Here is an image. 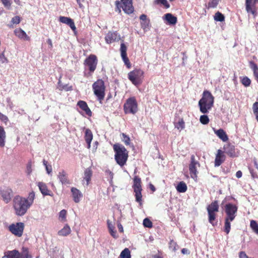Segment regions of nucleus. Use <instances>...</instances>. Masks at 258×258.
I'll return each mask as SVG.
<instances>
[{
	"label": "nucleus",
	"mask_w": 258,
	"mask_h": 258,
	"mask_svg": "<svg viewBox=\"0 0 258 258\" xmlns=\"http://www.w3.org/2000/svg\"><path fill=\"white\" fill-rule=\"evenodd\" d=\"M35 198L34 191L29 193L27 198L16 196L13 199V207L17 215L22 216L24 215L27 210L32 205Z\"/></svg>",
	"instance_id": "f257e3e1"
},
{
	"label": "nucleus",
	"mask_w": 258,
	"mask_h": 258,
	"mask_svg": "<svg viewBox=\"0 0 258 258\" xmlns=\"http://www.w3.org/2000/svg\"><path fill=\"white\" fill-rule=\"evenodd\" d=\"M238 208L234 204L228 203L225 206V212L226 215L225 218L224 231L228 234L231 229L230 222L236 217Z\"/></svg>",
	"instance_id": "f03ea898"
},
{
	"label": "nucleus",
	"mask_w": 258,
	"mask_h": 258,
	"mask_svg": "<svg viewBox=\"0 0 258 258\" xmlns=\"http://www.w3.org/2000/svg\"><path fill=\"white\" fill-rule=\"evenodd\" d=\"M214 103V97L212 93L209 91L205 90L198 103L200 111L203 114L207 113L213 107Z\"/></svg>",
	"instance_id": "7ed1b4c3"
},
{
	"label": "nucleus",
	"mask_w": 258,
	"mask_h": 258,
	"mask_svg": "<svg viewBox=\"0 0 258 258\" xmlns=\"http://www.w3.org/2000/svg\"><path fill=\"white\" fill-rule=\"evenodd\" d=\"M115 152L114 159L116 163L121 167L126 164L128 158V152L126 149L120 144H115L113 146Z\"/></svg>",
	"instance_id": "20e7f679"
},
{
	"label": "nucleus",
	"mask_w": 258,
	"mask_h": 258,
	"mask_svg": "<svg viewBox=\"0 0 258 258\" xmlns=\"http://www.w3.org/2000/svg\"><path fill=\"white\" fill-rule=\"evenodd\" d=\"M98 64V58L95 54H90L84 61V76L86 78L91 77L95 71Z\"/></svg>",
	"instance_id": "39448f33"
},
{
	"label": "nucleus",
	"mask_w": 258,
	"mask_h": 258,
	"mask_svg": "<svg viewBox=\"0 0 258 258\" xmlns=\"http://www.w3.org/2000/svg\"><path fill=\"white\" fill-rule=\"evenodd\" d=\"M144 77V72L141 69H136L129 72L127 75L128 80L136 86L142 83Z\"/></svg>",
	"instance_id": "423d86ee"
},
{
	"label": "nucleus",
	"mask_w": 258,
	"mask_h": 258,
	"mask_svg": "<svg viewBox=\"0 0 258 258\" xmlns=\"http://www.w3.org/2000/svg\"><path fill=\"white\" fill-rule=\"evenodd\" d=\"M219 206L218 201L212 202L207 207L209 222L213 226L217 224V222H214V221L217 217V213L219 212Z\"/></svg>",
	"instance_id": "0eeeda50"
},
{
	"label": "nucleus",
	"mask_w": 258,
	"mask_h": 258,
	"mask_svg": "<svg viewBox=\"0 0 258 258\" xmlns=\"http://www.w3.org/2000/svg\"><path fill=\"white\" fill-rule=\"evenodd\" d=\"M132 187L135 192L136 201L141 206L142 205V191L143 189L142 187L141 179L138 176H135L134 177Z\"/></svg>",
	"instance_id": "6e6552de"
},
{
	"label": "nucleus",
	"mask_w": 258,
	"mask_h": 258,
	"mask_svg": "<svg viewBox=\"0 0 258 258\" xmlns=\"http://www.w3.org/2000/svg\"><path fill=\"white\" fill-rule=\"evenodd\" d=\"M94 94L98 99L101 101L105 97V86L104 81L102 79H98L92 85Z\"/></svg>",
	"instance_id": "1a4fd4ad"
},
{
	"label": "nucleus",
	"mask_w": 258,
	"mask_h": 258,
	"mask_svg": "<svg viewBox=\"0 0 258 258\" xmlns=\"http://www.w3.org/2000/svg\"><path fill=\"white\" fill-rule=\"evenodd\" d=\"M123 110L125 114H135L138 110V103L135 97L128 98L123 105Z\"/></svg>",
	"instance_id": "9d476101"
},
{
	"label": "nucleus",
	"mask_w": 258,
	"mask_h": 258,
	"mask_svg": "<svg viewBox=\"0 0 258 258\" xmlns=\"http://www.w3.org/2000/svg\"><path fill=\"white\" fill-rule=\"evenodd\" d=\"M122 5L120 6L119 1L115 2L116 9L119 12H121L120 7L122 8L123 11L127 14H132L134 11V8L133 6L132 0H121Z\"/></svg>",
	"instance_id": "9b49d317"
},
{
	"label": "nucleus",
	"mask_w": 258,
	"mask_h": 258,
	"mask_svg": "<svg viewBox=\"0 0 258 258\" xmlns=\"http://www.w3.org/2000/svg\"><path fill=\"white\" fill-rule=\"evenodd\" d=\"M200 166V164L199 161L196 160L195 156L192 155L190 157V161L189 164V171L191 178L196 181L198 178V167Z\"/></svg>",
	"instance_id": "f8f14e48"
},
{
	"label": "nucleus",
	"mask_w": 258,
	"mask_h": 258,
	"mask_svg": "<svg viewBox=\"0 0 258 258\" xmlns=\"http://www.w3.org/2000/svg\"><path fill=\"white\" fill-rule=\"evenodd\" d=\"M24 224L22 222L13 223L9 225L8 230L15 236L20 237L22 236L24 230Z\"/></svg>",
	"instance_id": "ddd939ff"
},
{
	"label": "nucleus",
	"mask_w": 258,
	"mask_h": 258,
	"mask_svg": "<svg viewBox=\"0 0 258 258\" xmlns=\"http://www.w3.org/2000/svg\"><path fill=\"white\" fill-rule=\"evenodd\" d=\"M0 195L2 200L6 203H9L13 196V190L11 188L7 186H3L0 188Z\"/></svg>",
	"instance_id": "4468645a"
},
{
	"label": "nucleus",
	"mask_w": 258,
	"mask_h": 258,
	"mask_svg": "<svg viewBox=\"0 0 258 258\" xmlns=\"http://www.w3.org/2000/svg\"><path fill=\"white\" fill-rule=\"evenodd\" d=\"M120 52L121 58L124 62L125 65L128 69H130L132 67L130 61L127 56V46L123 43L120 44Z\"/></svg>",
	"instance_id": "2eb2a0df"
},
{
	"label": "nucleus",
	"mask_w": 258,
	"mask_h": 258,
	"mask_svg": "<svg viewBox=\"0 0 258 258\" xmlns=\"http://www.w3.org/2000/svg\"><path fill=\"white\" fill-rule=\"evenodd\" d=\"M223 152L228 156L235 158L238 156V153L234 145L230 143L226 144L223 146Z\"/></svg>",
	"instance_id": "dca6fc26"
},
{
	"label": "nucleus",
	"mask_w": 258,
	"mask_h": 258,
	"mask_svg": "<svg viewBox=\"0 0 258 258\" xmlns=\"http://www.w3.org/2000/svg\"><path fill=\"white\" fill-rule=\"evenodd\" d=\"M226 160V156L223 151L218 149L217 151L215 159V166L218 167L220 166Z\"/></svg>",
	"instance_id": "f3484780"
},
{
	"label": "nucleus",
	"mask_w": 258,
	"mask_h": 258,
	"mask_svg": "<svg viewBox=\"0 0 258 258\" xmlns=\"http://www.w3.org/2000/svg\"><path fill=\"white\" fill-rule=\"evenodd\" d=\"M14 32L15 35L19 39L29 41H30V37L21 28H16Z\"/></svg>",
	"instance_id": "a211bd4d"
},
{
	"label": "nucleus",
	"mask_w": 258,
	"mask_h": 258,
	"mask_svg": "<svg viewBox=\"0 0 258 258\" xmlns=\"http://www.w3.org/2000/svg\"><path fill=\"white\" fill-rule=\"evenodd\" d=\"M57 178L62 184H70L71 183V181L68 178L67 172L64 170H62L58 172Z\"/></svg>",
	"instance_id": "6ab92c4d"
},
{
	"label": "nucleus",
	"mask_w": 258,
	"mask_h": 258,
	"mask_svg": "<svg viewBox=\"0 0 258 258\" xmlns=\"http://www.w3.org/2000/svg\"><path fill=\"white\" fill-rule=\"evenodd\" d=\"M59 20L61 23L66 24L69 26L74 31L76 30L75 23L71 18L64 16H60L59 18Z\"/></svg>",
	"instance_id": "aec40b11"
},
{
	"label": "nucleus",
	"mask_w": 258,
	"mask_h": 258,
	"mask_svg": "<svg viewBox=\"0 0 258 258\" xmlns=\"http://www.w3.org/2000/svg\"><path fill=\"white\" fill-rule=\"evenodd\" d=\"M119 39L117 32H109L105 36V39L107 43L110 44Z\"/></svg>",
	"instance_id": "412c9836"
},
{
	"label": "nucleus",
	"mask_w": 258,
	"mask_h": 258,
	"mask_svg": "<svg viewBox=\"0 0 258 258\" xmlns=\"http://www.w3.org/2000/svg\"><path fill=\"white\" fill-rule=\"evenodd\" d=\"M77 105L83 110L89 116H92V111L88 106L87 103L83 100H80L77 103Z\"/></svg>",
	"instance_id": "4be33fe9"
},
{
	"label": "nucleus",
	"mask_w": 258,
	"mask_h": 258,
	"mask_svg": "<svg viewBox=\"0 0 258 258\" xmlns=\"http://www.w3.org/2000/svg\"><path fill=\"white\" fill-rule=\"evenodd\" d=\"M40 191L43 196H51L52 192L48 189L46 184L42 182H39L37 183Z\"/></svg>",
	"instance_id": "5701e85b"
},
{
	"label": "nucleus",
	"mask_w": 258,
	"mask_h": 258,
	"mask_svg": "<svg viewBox=\"0 0 258 258\" xmlns=\"http://www.w3.org/2000/svg\"><path fill=\"white\" fill-rule=\"evenodd\" d=\"M71 191L74 202L76 203H79L83 196L81 191L76 187H72Z\"/></svg>",
	"instance_id": "b1692460"
},
{
	"label": "nucleus",
	"mask_w": 258,
	"mask_h": 258,
	"mask_svg": "<svg viewBox=\"0 0 258 258\" xmlns=\"http://www.w3.org/2000/svg\"><path fill=\"white\" fill-rule=\"evenodd\" d=\"M214 133L223 142H226L228 140V137L224 130L220 128L219 130L214 129Z\"/></svg>",
	"instance_id": "393cba45"
},
{
	"label": "nucleus",
	"mask_w": 258,
	"mask_h": 258,
	"mask_svg": "<svg viewBox=\"0 0 258 258\" xmlns=\"http://www.w3.org/2000/svg\"><path fill=\"white\" fill-rule=\"evenodd\" d=\"M3 258H20V253L17 250L5 252Z\"/></svg>",
	"instance_id": "a878e982"
},
{
	"label": "nucleus",
	"mask_w": 258,
	"mask_h": 258,
	"mask_svg": "<svg viewBox=\"0 0 258 258\" xmlns=\"http://www.w3.org/2000/svg\"><path fill=\"white\" fill-rule=\"evenodd\" d=\"M140 19L141 21V28L143 30H145L146 28H149L150 25V20L147 19V15L145 14L141 15L140 16Z\"/></svg>",
	"instance_id": "bb28decb"
},
{
	"label": "nucleus",
	"mask_w": 258,
	"mask_h": 258,
	"mask_svg": "<svg viewBox=\"0 0 258 258\" xmlns=\"http://www.w3.org/2000/svg\"><path fill=\"white\" fill-rule=\"evenodd\" d=\"M6 138V133L4 128L0 125V147H4L5 146Z\"/></svg>",
	"instance_id": "cd10ccee"
},
{
	"label": "nucleus",
	"mask_w": 258,
	"mask_h": 258,
	"mask_svg": "<svg viewBox=\"0 0 258 258\" xmlns=\"http://www.w3.org/2000/svg\"><path fill=\"white\" fill-rule=\"evenodd\" d=\"M165 19L170 25H175L176 24L177 19L176 17L173 16L170 13H167L164 15Z\"/></svg>",
	"instance_id": "c85d7f7f"
},
{
	"label": "nucleus",
	"mask_w": 258,
	"mask_h": 258,
	"mask_svg": "<svg viewBox=\"0 0 258 258\" xmlns=\"http://www.w3.org/2000/svg\"><path fill=\"white\" fill-rule=\"evenodd\" d=\"M249 63L250 69L253 71L254 77L258 83V67L253 61H249Z\"/></svg>",
	"instance_id": "c756f323"
},
{
	"label": "nucleus",
	"mask_w": 258,
	"mask_h": 258,
	"mask_svg": "<svg viewBox=\"0 0 258 258\" xmlns=\"http://www.w3.org/2000/svg\"><path fill=\"white\" fill-rule=\"evenodd\" d=\"M71 228L68 224H66L65 225L63 228H62L58 232V234L59 236H67L68 235H69L71 233Z\"/></svg>",
	"instance_id": "7c9ffc66"
},
{
	"label": "nucleus",
	"mask_w": 258,
	"mask_h": 258,
	"mask_svg": "<svg viewBox=\"0 0 258 258\" xmlns=\"http://www.w3.org/2000/svg\"><path fill=\"white\" fill-rule=\"evenodd\" d=\"M92 176V171L90 168H88L85 169L84 171V179L87 181V185L89 184V181L91 180Z\"/></svg>",
	"instance_id": "2f4dec72"
},
{
	"label": "nucleus",
	"mask_w": 258,
	"mask_h": 258,
	"mask_svg": "<svg viewBox=\"0 0 258 258\" xmlns=\"http://www.w3.org/2000/svg\"><path fill=\"white\" fill-rule=\"evenodd\" d=\"M175 127L177 130L181 131L185 127V122L182 118H179V120L177 122H174Z\"/></svg>",
	"instance_id": "473e14b6"
},
{
	"label": "nucleus",
	"mask_w": 258,
	"mask_h": 258,
	"mask_svg": "<svg viewBox=\"0 0 258 258\" xmlns=\"http://www.w3.org/2000/svg\"><path fill=\"white\" fill-rule=\"evenodd\" d=\"M176 190L179 192H185L187 190L186 184L183 181H180L176 186Z\"/></svg>",
	"instance_id": "72a5a7b5"
},
{
	"label": "nucleus",
	"mask_w": 258,
	"mask_h": 258,
	"mask_svg": "<svg viewBox=\"0 0 258 258\" xmlns=\"http://www.w3.org/2000/svg\"><path fill=\"white\" fill-rule=\"evenodd\" d=\"M93 137V136L92 131L89 128L86 129L84 137L85 141L92 142Z\"/></svg>",
	"instance_id": "f704fd0d"
},
{
	"label": "nucleus",
	"mask_w": 258,
	"mask_h": 258,
	"mask_svg": "<svg viewBox=\"0 0 258 258\" xmlns=\"http://www.w3.org/2000/svg\"><path fill=\"white\" fill-rule=\"evenodd\" d=\"M154 4L157 5H163L166 9L170 7V5L167 0H155Z\"/></svg>",
	"instance_id": "c9c22d12"
},
{
	"label": "nucleus",
	"mask_w": 258,
	"mask_h": 258,
	"mask_svg": "<svg viewBox=\"0 0 258 258\" xmlns=\"http://www.w3.org/2000/svg\"><path fill=\"white\" fill-rule=\"evenodd\" d=\"M20 258H32V256L29 254V250L27 248H23L22 252L20 253Z\"/></svg>",
	"instance_id": "e433bc0d"
},
{
	"label": "nucleus",
	"mask_w": 258,
	"mask_h": 258,
	"mask_svg": "<svg viewBox=\"0 0 258 258\" xmlns=\"http://www.w3.org/2000/svg\"><path fill=\"white\" fill-rule=\"evenodd\" d=\"M250 226L253 231L258 234V224L256 221L253 220H251Z\"/></svg>",
	"instance_id": "4c0bfd02"
},
{
	"label": "nucleus",
	"mask_w": 258,
	"mask_h": 258,
	"mask_svg": "<svg viewBox=\"0 0 258 258\" xmlns=\"http://www.w3.org/2000/svg\"><path fill=\"white\" fill-rule=\"evenodd\" d=\"M121 258H131V253L130 250L127 248L124 249L120 254Z\"/></svg>",
	"instance_id": "58836bf2"
},
{
	"label": "nucleus",
	"mask_w": 258,
	"mask_h": 258,
	"mask_svg": "<svg viewBox=\"0 0 258 258\" xmlns=\"http://www.w3.org/2000/svg\"><path fill=\"white\" fill-rule=\"evenodd\" d=\"M240 81L241 84L246 87L249 86L251 84V80L246 76L243 77Z\"/></svg>",
	"instance_id": "ea45409f"
},
{
	"label": "nucleus",
	"mask_w": 258,
	"mask_h": 258,
	"mask_svg": "<svg viewBox=\"0 0 258 258\" xmlns=\"http://www.w3.org/2000/svg\"><path fill=\"white\" fill-rule=\"evenodd\" d=\"M214 20L217 21L222 22L224 21L225 17L221 13L217 12L215 14Z\"/></svg>",
	"instance_id": "a19ab883"
},
{
	"label": "nucleus",
	"mask_w": 258,
	"mask_h": 258,
	"mask_svg": "<svg viewBox=\"0 0 258 258\" xmlns=\"http://www.w3.org/2000/svg\"><path fill=\"white\" fill-rule=\"evenodd\" d=\"M121 136L122 141L124 143V144L126 146L130 145L131 144L130 138L124 133H122Z\"/></svg>",
	"instance_id": "79ce46f5"
},
{
	"label": "nucleus",
	"mask_w": 258,
	"mask_h": 258,
	"mask_svg": "<svg viewBox=\"0 0 258 258\" xmlns=\"http://www.w3.org/2000/svg\"><path fill=\"white\" fill-rule=\"evenodd\" d=\"M252 110L255 118L258 122V102H254L252 105Z\"/></svg>",
	"instance_id": "37998d69"
},
{
	"label": "nucleus",
	"mask_w": 258,
	"mask_h": 258,
	"mask_svg": "<svg viewBox=\"0 0 258 258\" xmlns=\"http://www.w3.org/2000/svg\"><path fill=\"white\" fill-rule=\"evenodd\" d=\"M169 248L173 251H175L178 249L179 246L175 241L173 240H171L169 242Z\"/></svg>",
	"instance_id": "c03bdc74"
},
{
	"label": "nucleus",
	"mask_w": 258,
	"mask_h": 258,
	"mask_svg": "<svg viewBox=\"0 0 258 258\" xmlns=\"http://www.w3.org/2000/svg\"><path fill=\"white\" fill-rule=\"evenodd\" d=\"M200 121L203 124L205 125L209 123L210 120L207 115H202L200 116Z\"/></svg>",
	"instance_id": "a18cd8bd"
},
{
	"label": "nucleus",
	"mask_w": 258,
	"mask_h": 258,
	"mask_svg": "<svg viewBox=\"0 0 258 258\" xmlns=\"http://www.w3.org/2000/svg\"><path fill=\"white\" fill-rule=\"evenodd\" d=\"M252 0H245V9L247 13H250L253 9L251 6Z\"/></svg>",
	"instance_id": "49530a36"
},
{
	"label": "nucleus",
	"mask_w": 258,
	"mask_h": 258,
	"mask_svg": "<svg viewBox=\"0 0 258 258\" xmlns=\"http://www.w3.org/2000/svg\"><path fill=\"white\" fill-rule=\"evenodd\" d=\"M220 1L221 0H211L208 3V8L209 9L216 8L218 6V5Z\"/></svg>",
	"instance_id": "de8ad7c7"
},
{
	"label": "nucleus",
	"mask_w": 258,
	"mask_h": 258,
	"mask_svg": "<svg viewBox=\"0 0 258 258\" xmlns=\"http://www.w3.org/2000/svg\"><path fill=\"white\" fill-rule=\"evenodd\" d=\"M67 212L66 210H62L59 213V218L62 221H66Z\"/></svg>",
	"instance_id": "09e8293b"
},
{
	"label": "nucleus",
	"mask_w": 258,
	"mask_h": 258,
	"mask_svg": "<svg viewBox=\"0 0 258 258\" xmlns=\"http://www.w3.org/2000/svg\"><path fill=\"white\" fill-rule=\"evenodd\" d=\"M143 225L145 227L152 228L153 226V224L149 219L145 218L143 221Z\"/></svg>",
	"instance_id": "8fccbe9b"
},
{
	"label": "nucleus",
	"mask_w": 258,
	"mask_h": 258,
	"mask_svg": "<svg viewBox=\"0 0 258 258\" xmlns=\"http://www.w3.org/2000/svg\"><path fill=\"white\" fill-rule=\"evenodd\" d=\"M4 52L5 51L0 53V63H8L9 61L8 59L5 56Z\"/></svg>",
	"instance_id": "3c124183"
},
{
	"label": "nucleus",
	"mask_w": 258,
	"mask_h": 258,
	"mask_svg": "<svg viewBox=\"0 0 258 258\" xmlns=\"http://www.w3.org/2000/svg\"><path fill=\"white\" fill-rule=\"evenodd\" d=\"M43 165L45 166L46 171L48 174H50L52 172V167L50 165L47 164V161L45 160L43 161Z\"/></svg>",
	"instance_id": "603ef678"
},
{
	"label": "nucleus",
	"mask_w": 258,
	"mask_h": 258,
	"mask_svg": "<svg viewBox=\"0 0 258 258\" xmlns=\"http://www.w3.org/2000/svg\"><path fill=\"white\" fill-rule=\"evenodd\" d=\"M21 22V18L18 16H16L13 17L12 19L11 22L13 24H18Z\"/></svg>",
	"instance_id": "864d4df0"
},
{
	"label": "nucleus",
	"mask_w": 258,
	"mask_h": 258,
	"mask_svg": "<svg viewBox=\"0 0 258 258\" xmlns=\"http://www.w3.org/2000/svg\"><path fill=\"white\" fill-rule=\"evenodd\" d=\"M0 120L4 122L5 123H7V122L9 120V119L6 115L2 114L0 112Z\"/></svg>",
	"instance_id": "5fc2aeb1"
},
{
	"label": "nucleus",
	"mask_w": 258,
	"mask_h": 258,
	"mask_svg": "<svg viewBox=\"0 0 258 258\" xmlns=\"http://www.w3.org/2000/svg\"><path fill=\"white\" fill-rule=\"evenodd\" d=\"M239 258H253L248 256L244 251H240L239 253Z\"/></svg>",
	"instance_id": "6e6d98bb"
},
{
	"label": "nucleus",
	"mask_w": 258,
	"mask_h": 258,
	"mask_svg": "<svg viewBox=\"0 0 258 258\" xmlns=\"http://www.w3.org/2000/svg\"><path fill=\"white\" fill-rule=\"evenodd\" d=\"M249 171H250V174L253 178H258V175H257V173H256V172H255L254 171L253 169L249 168Z\"/></svg>",
	"instance_id": "4d7b16f0"
},
{
	"label": "nucleus",
	"mask_w": 258,
	"mask_h": 258,
	"mask_svg": "<svg viewBox=\"0 0 258 258\" xmlns=\"http://www.w3.org/2000/svg\"><path fill=\"white\" fill-rule=\"evenodd\" d=\"M109 233L114 238H117L118 237V236L116 234V231L114 229L109 230Z\"/></svg>",
	"instance_id": "13d9d810"
},
{
	"label": "nucleus",
	"mask_w": 258,
	"mask_h": 258,
	"mask_svg": "<svg viewBox=\"0 0 258 258\" xmlns=\"http://www.w3.org/2000/svg\"><path fill=\"white\" fill-rule=\"evenodd\" d=\"M107 225L109 229V231L111 229H114V227L109 222V221H107Z\"/></svg>",
	"instance_id": "bf43d9fd"
},
{
	"label": "nucleus",
	"mask_w": 258,
	"mask_h": 258,
	"mask_svg": "<svg viewBox=\"0 0 258 258\" xmlns=\"http://www.w3.org/2000/svg\"><path fill=\"white\" fill-rule=\"evenodd\" d=\"M242 175V173L240 170H238V171L236 172V176L237 178H239L241 177Z\"/></svg>",
	"instance_id": "052dcab7"
},
{
	"label": "nucleus",
	"mask_w": 258,
	"mask_h": 258,
	"mask_svg": "<svg viewBox=\"0 0 258 258\" xmlns=\"http://www.w3.org/2000/svg\"><path fill=\"white\" fill-rule=\"evenodd\" d=\"M1 1L2 2L3 4L5 6H10V2H9V0H1Z\"/></svg>",
	"instance_id": "680f3d73"
},
{
	"label": "nucleus",
	"mask_w": 258,
	"mask_h": 258,
	"mask_svg": "<svg viewBox=\"0 0 258 258\" xmlns=\"http://www.w3.org/2000/svg\"><path fill=\"white\" fill-rule=\"evenodd\" d=\"M117 227H118V231L120 232H123V227H122V225L120 223L118 224Z\"/></svg>",
	"instance_id": "e2e57ef3"
},
{
	"label": "nucleus",
	"mask_w": 258,
	"mask_h": 258,
	"mask_svg": "<svg viewBox=\"0 0 258 258\" xmlns=\"http://www.w3.org/2000/svg\"><path fill=\"white\" fill-rule=\"evenodd\" d=\"M181 252L182 254H189V252L188 251V250L186 248H182L181 249Z\"/></svg>",
	"instance_id": "0e129e2a"
},
{
	"label": "nucleus",
	"mask_w": 258,
	"mask_h": 258,
	"mask_svg": "<svg viewBox=\"0 0 258 258\" xmlns=\"http://www.w3.org/2000/svg\"><path fill=\"white\" fill-rule=\"evenodd\" d=\"M47 42L48 44V45H49V48H52L53 47V45H52L51 40L50 39H48L47 40Z\"/></svg>",
	"instance_id": "69168bd1"
},
{
	"label": "nucleus",
	"mask_w": 258,
	"mask_h": 258,
	"mask_svg": "<svg viewBox=\"0 0 258 258\" xmlns=\"http://www.w3.org/2000/svg\"><path fill=\"white\" fill-rule=\"evenodd\" d=\"M149 187H150V189L153 191H155L156 190V188L154 186V185L151 183H150L149 184Z\"/></svg>",
	"instance_id": "338daca9"
},
{
	"label": "nucleus",
	"mask_w": 258,
	"mask_h": 258,
	"mask_svg": "<svg viewBox=\"0 0 258 258\" xmlns=\"http://www.w3.org/2000/svg\"><path fill=\"white\" fill-rule=\"evenodd\" d=\"M77 4L79 5L80 8H82L83 7V5L82 3H83L84 0H76Z\"/></svg>",
	"instance_id": "774afa93"
}]
</instances>
